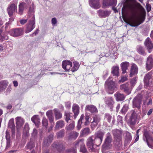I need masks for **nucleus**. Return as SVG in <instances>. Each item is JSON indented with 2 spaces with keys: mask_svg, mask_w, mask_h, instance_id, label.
<instances>
[{
  "mask_svg": "<svg viewBox=\"0 0 153 153\" xmlns=\"http://www.w3.org/2000/svg\"><path fill=\"white\" fill-rule=\"evenodd\" d=\"M35 27V21L34 16H33L32 19L30 20L27 25L26 33H28L32 30Z\"/></svg>",
  "mask_w": 153,
  "mask_h": 153,
  "instance_id": "obj_10",
  "label": "nucleus"
},
{
  "mask_svg": "<svg viewBox=\"0 0 153 153\" xmlns=\"http://www.w3.org/2000/svg\"><path fill=\"white\" fill-rule=\"evenodd\" d=\"M112 141V136L110 132L107 133L106 137L104 141V143L102 145V147L105 149H110L112 147L111 143Z\"/></svg>",
  "mask_w": 153,
  "mask_h": 153,
  "instance_id": "obj_3",
  "label": "nucleus"
},
{
  "mask_svg": "<svg viewBox=\"0 0 153 153\" xmlns=\"http://www.w3.org/2000/svg\"><path fill=\"white\" fill-rule=\"evenodd\" d=\"M65 134V130L62 129L57 133V136L58 138H61L64 136Z\"/></svg>",
  "mask_w": 153,
  "mask_h": 153,
  "instance_id": "obj_47",
  "label": "nucleus"
},
{
  "mask_svg": "<svg viewBox=\"0 0 153 153\" xmlns=\"http://www.w3.org/2000/svg\"><path fill=\"white\" fill-rule=\"evenodd\" d=\"M17 6L14 4H11L7 8L8 13L10 17H11L13 13L17 10Z\"/></svg>",
  "mask_w": 153,
  "mask_h": 153,
  "instance_id": "obj_15",
  "label": "nucleus"
},
{
  "mask_svg": "<svg viewBox=\"0 0 153 153\" xmlns=\"http://www.w3.org/2000/svg\"><path fill=\"white\" fill-rule=\"evenodd\" d=\"M5 48V44H0V51L2 52L4 51Z\"/></svg>",
  "mask_w": 153,
  "mask_h": 153,
  "instance_id": "obj_59",
  "label": "nucleus"
},
{
  "mask_svg": "<svg viewBox=\"0 0 153 153\" xmlns=\"http://www.w3.org/2000/svg\"><path fill=\"white\" fill-rule=\"evenodd\" d=\"M119 67L118 66H114L112 68L111 73L113 76H118L119 74Z\"/></svg>",
  "mask_w": 153,
  "mask_h": 153,
  "instance_id": "obj_38",
  "label": "nucleus"
},
{
  "mask_svg": "<svg viewBox=\"0 0 153 153\" xmlns=\"http://www.w3.org/2000/svg\"><path fill=\"white\" fill-rule=\"evenodd\" d=\"M25 4V3H20L19 6V13L20 14H22L24 8V5Z\"/></svg>",
  "mask_w": 153,
  "mask_h": 153,
  "instance_id": "obj_46",
  "label": "nucleus"
},
{
  "mask_svg": "<svg viewBox=\"0 0 153 153\" xmlns=\"http://www.w3.org/2000/svg\"><path fill=\"white\" fill-rule=\"evenodd\" d=\"M8 39V37L7 36V33L6 32H3L2 30H0V40H7Z\"/></svg>",
  "mask_w": 153,
  "mask_h": 153,
  "instance_id": "obj_35",
  "label": "nucleus"
},
{
  "mask_svg": "<svg viewBox=\"0 0 153 153\" xmlns=\"http://www.w3.org/2000/svg\"><path fill=\"white\" fill-rule=\"evenodd\" d=\"M114 138L122 137L123 130L121 129H114L112 131Z\"/></svg>",
  "mask_w": 153,
  "mask_h": 153,
  "instance_id": "obj_22",
  "label": "nucleus"
},
{
  "mask_svg": "<svg viewBox=\"0 0 153 153\" xmlns=\"http://www.w3.org/2000/svg\"><path fill=\"white\" fill-rule=\"evenodd\" d=\"M72 113L69 112L65 111L64 113V118L65 120V121L68 123L69 120H71V118H72V116H71V114Z\"/></svg>",
  "mask_w": 153,
  "mask_h": 153,
  "instance_id": "obj_39",
  "label": "nucleus"
},
{
  "mask_svg": "<svg viewBox=\"0 0 153 153\" xmlns=\"http://www.w3.org/2000/svg\"><path fill=\"white\" fill-rule=\"evenodd\" d=\"M86 149L84 145H82L81 146L80 151L83 153H85L86 152Z\"/></svg>",
  "mask_w": 153,
  "mask_h": 153,
  "instance_id": "obj_54",
  "label": "nucleus"
},
{
  "mask_svg": "<svg viewBox=\"0 0 153 153\" xmlns=\"http://www.w3.org/2000/svg\"><path fill=\"white\" fill-rule=\"evenodd\" d=\"M117 122L118 123H123V117L120 115H118L117 117Z\"/></svg>",
  "mask_w": 153,
  "mask_h": 153,
  "instance_id": "obj_58",
  "label": "nucleus"
},
{
  "mask_svg": "<svg viewBox=\"0 0 153 153\" xmlns=\"http://www.w3.org/2000/svg\"><path fill=\"white\" fill-rule=\"evenodd\" d=\"M117 3L116 0H103L102 4L105 7L115 6Z\"/></svg>",
  "mask_w": 153,
  "mask_h": 153,
  "instance_id": "obj_19",
  "label": "nucleus"
},
{
  "mask_svg": "<svg viewBox=\"0 0 153 153\" xmlns=\"http://www.w3.org/2000/svg\"><path fill=\"white\" fill-rule=\"evenodd\" d=\"M147 143L149 147L153 149V138Z\"/></svg>",
  "mask_w": 153,
  "mask_h": 153,
  "instance_id": "obj_55",
  "label": "nucleus"
},
{
  "mask_svg": "<svg viewBox=\"0 0 153 153\" xmlns=\"http://www.w3.org/2000/svg\"><path fill=\"white\" fill-rule=\"evenodd\" d=\"M94 140V136L92 135L89 137L87 140L86 145L88 149L90 152H94L96 151Z\"/></svg>",
  "mask_w": 153,
  "mask_h": 153,
  "instance_id": "obj_4",
  "label": "nucleus"
},
{
  "mask_svg": "<svg viewBox=\"0 0 153 153\" xmlns=\"http://www.w3.org/2000/svg\"><path fill=\"white\" fill-rule=\"evenodd\" d=\"M104 133L101 131H98L95 134V137L103 140Z\"/></svg>",
  "mask_w": 153,
  "mask_h": 153,
  "instance_id": "obj_45",
  "label": "nucleus"
},
{
  "mask_svg": "<svg viewBox=\"0 0 153 153\" xmlns=\"http://www.w3.org/2000/svg\"><path fill=\"white\" fill-rule=\"evenodd\" d=\"M120 89L124 92L127 94L128 95L131 93L129 87V84L128 83L123 84L120 85Z\"/></svg>",
  "mask_w": 153,
  "mask_h": 153,
  "instance_id": "obj_21",
  "label": "nucleus"
},
{
  "mask_svg": "<svg viewBox=\"0 0 153 153\" xmlns=\"http://www.w3.org/2000/svg\"><path fill=\"white\" fill-rule=\"evenodd\" d=\"M8 84V82L6 80L0 81V93L4 91Z\"/></svg>",
  "mask_w": 153,
  "mask_h": 153,
  "instance_id": "obj_26",
  "label": "nucleus"
},
{
  "mask_svg": "<svg viewBox=\"0 0 153 153\" xmlns=\"http://www.w3.org/2000/svg\"><path fill=\"white\" fill-rule=\"evenodd\" d=\"M143 99V96L141 94H138L134 99L133 101V107L139 109L140 108V104Z\"/></svg>",
  "mask_w": 153,
  "mask_h": 153,
  "instance_id": "obj_5",
  "label": "nucleus"
},
{
  "mask_svg": "<svg viewBox=\"0 0 153 153\" xmlns=\"http://www.w3.org/2000/svg\"><path fill=\"white\" fill-rule=\"evenodd\" d=\"M65 125L64 121L62 120L57 121L55 125V129L58 130L59 128H61L64 127Z\"/></svg>",
  "mask_w": 153,
  "mask_h": 153,
  "instance_id": "obj_32",
  "label": "nucleus"
},
{
  "mask_svg": "<svg viewBox=\"0 0 153 153\" xmlns=\"http://www.w3.org/2000/svg\"><path fill=\"white\" fill-rule=\"evenodd\" d=\"M74 122L73 120H71V123L69 125H67L65 129L67 131H71L74 129Z\"/></svg>",
  "mask_w": 153,
  "mask_h": 153,
  "instance_id": "obj_41",
  "label": "nucleus"
},
{
  "mask_svg": "<svg viewBox=\"0 0 153 153\" xmlns=\"http://www.w3.org/2000/svg\"><path fill=\"white\" fill-rule=\"evenodd\" d=\"M78 133L76 131H73L69 133L68 138L69 139H76L78 137Z\"/></svg>",
  "mask_w": 153,
  "mask_h": 153,
  "instance_id": "obj_40",
  "label": "nucleus"
},
{
  "mask_svg": "<svg viewBox=\"0 0 153 153\" xmlns=\"http://www.w3.org/2000/svg\"><path fill=\"white\" fill-rule=\"evenodd\" d=\"M46 115L48 117L50 123H53L54 124V117L52 111L51 110L48 111L46 113Z\"/></svg>",
  "mask_w": 153,
  "mask_h": 153,
  "instance_id": "obj_30",
  "label": "nucleus"
},
{
  "mask_svg": "<svg viewBox=\"0 0 153 153\" xmlns=\"http://www.w3.org/2000/svg\"><path fill=\"white\" fill-rule=\"evenodd\" d=\"M129 62H122L120 65L121 69L122 71V73L125 74L126 72V70L129 66Z\"/></svg>",
  "mask_w": 153,
  "mask_h": 153,
  "instance_id": "obj_27",
  "label": "nucleus"
},
{
  "mask_svg": "<svg viewBox=\"0 0 153 153\" xmlns=\"http://www.w3.org/2000/svg\"><path fill=\"white\" fill-rule=\"evenodd\" d=\"M132 139L131 133L128 131H126L125 133V143L128 144L129 143Z\"/></svg>",
  "mask_w": 153,
  "mask_h": 153,
  "instance_id": "obj_33",
  "label": "nucleus"
},
{
  "mask_svg": "<svg viewBox=\"0 0 153 153\" xmlns=\"http://www.w3.org/2000/svg\"><path fill=\"white\" fill-rule=\"evenodd\" d=\"M111 13V11L108 10L100 9L97 11V13L100 18H105L108 16Z\"/></svg>",
  "mask_w": 153,
  "mask_h": 153,
  "instance_id": "obj_9",
  "label": "nucleus"
},
{
  "mask_svg": "<svg viewBox=\"0 0 153 153\" xmlns=\"http://www.w3.org/2000/svg\"><path fill=\"white\" fill-rule=\"evenodd\" d=\"M128 109V107L127 106L124 105L123 107L121 110V112L123 113H125L126 112Z\"/></svg>",
  "mask_w": 153,
  "mask_h": 153,
  "instance_id": "obj_56",
  "label": "nucleus"
},
{
  "mask_svg": "<svg viewBox=\"0 0 153 153\" xmlns=\"http://www.w3.org/2000/svg\"><path fill=\"white\" fill-rule=\"evenodd\" d=\"M144 44L149 52L151 53V50L153 48V44L150 39L149 37L147 38L146 39Z\"/></svg>",
  "mask_w": 153,
  "mask_h": 153,
  "instance_id": "obj_14",
  "label": "nucleus"
},
{
  "mask_svg": "<svg viewBox=\"0 0 153 153\" xmlns=\"http://www.w3.org/2000/svg\"><path fill=\"white\" fill-rule=\"evenodd\" d=\"M137 52L140 55L144 56L146 54L145 49L143 47L140 45L137 46Z\"/></svg>",
  "mask_w": 153,
  "mask_h": 153,
  "instance_id": "obj_34",
  "label": "nucleus"
},
{
  "mask_svg": "<svg viewBox=\"0 0 153 153\" xmlns=\"http://www.w3.org/2000/svg\"><path fill=\"white\" fill-rule=\"evenodd\" d=\"M112 118L111 116L108 113L105 114V119H106L108 122L110 123L111 122Z\"/></svg>",
  "mask_w": 153,
  "mask_h": 153,
  "instance_id": "obj_51",
  "label": "nucleus"
},
{
  "mask_svg": "<svg viewBox=\"0 0 153 153\" xmlns=\"http://www.w3.org/2000/svg\"><path fill=\"white\" fill-rule=\"evenodd\" d=\"M113 144L116 148H119L122 146V137L114 138Z\"/></svg>",
  "mask_w": 153,
  "mask_h": 153,
  "instance_id": "obj_16",
  "label": "nucleus"
},
{
  "mask_svg": "<svg viewBox=\"0 0 153 153\" xmlns=\"http://www.w3.org/2000/svg\"><path fill=\"white\" fill-rule=\"evenodd\" d=\"M51 22L53 25H55L57 23V21L56 18H53L52 19Z\"/></svg>",
  "mask_w": 153,
  "mask_h": 153,
  "instance_id": "obj_62",
  "label": "nucleus"
},
{
  "mask_svg": "<svg viewBox=\"0 0 153 153\" xmlns=\"http://www.w3.org/2000/svg\"><path fill=\"white\" fill-rule=\"evenodd\" d=\"M89 116L88 114L85 115V120L84 122L85 125L87 126L88 125L89 123Z\"/></svg>",
  "mask_w": 153,
  "mask_h": 153,
  "instance_id": "obj_52",
  "label": "nucleus"
},
{
  "mask_svg": "<svg viewBox=\"0 0 153 153\" xmlns=\"http://www.w3.org/2000/svg\"><path fill=\"white\" fill-rule=\"evenodd\" d=\"M83 140H80L79 141H76L75 143V146H76L78 145L79 144L81 145V144H82Z\"/></svg>",
  "mask_w": 153,
  "mask_h": 153,
  "instance_id": "obj_61",
  "label": "nucleus"
},
{
  "mask_svg": "<svg viewBox=\"0 0 153 153\" xmlns=\"http://www.w3.org/2000/svg\"><path fill=\"white\" fill-rule=\"evenodd\" d=\"M127 78L126 76H123L121 78V79L119 80V82H123L127 80Z\"/></svg>",
  "mask_w": 153,
  "mask_h": 153,
  "instance_id": "obj_63",
  "label": "nucleus"
},
{
  "mask_svg": "<svg viewBox=\"0 0 153 153\" xmlns=\"http://www.w3.org/2000/svg\"><path fill=\"white\" fill-rule=\"evenodd\" d=\"M137 118L136 113L133 111L131 113L129 119L128 121V124L130 126L134 125L136 124Z\"/></svg>",
  "mask_w": 153,
  "mask_h": 153,
  "instance_id": "obj_11",
  "label": "nucleus"
},
{
  "mask_svg": "<svg viewBox=\"0 0 153 153\" xmlns=\"http://www.w3.org/2000/svg\"><path fill=\"white\" fill-rule=\"evenodd\" d=\"M153 68V59L151 55H149L147 58L146 63V69L149 71Z\"/></svg>",
  "mask_w": 153,
  "mask_h": 153,
  "instance_id": "obj_7",
  "label": "nucleus"
},
{
  "mask_svg": "<svg viewBox=\"0 0 153 153\" xmlns=\"http://www.w3.org/2000/svg\"><path fill=\"white\" fill-rule=\"evenodd\" d=\"M10 35L13 36H18L23 34V30L20 28L13 29L10 31Z\"/></svg>",
  "mask_w": 153,
  "mask_h": 153,
  "instance_id": "obj_8",
  "label": "nucleus"
},
{
  "mask_svg": "<svg viewBox=\"0 0 153 153\" xmlns=\"http://www.w3.org/2000/svg\"><path fill=\"white\" fill-rule=\"evenodd\" d=\"M85 111L89 112L92 114H95L98 112V109L95 106L92 104L88 105L85 108Z\"/></svg>",
  "mask_w": 153,
  "mask_h": 153,
  "instance_id": "obj_6",
  "label": "nucleus"
},
{
  "mask_svg": "<svg viewBox=\"0 0 153 153\" xmlns=\"http://www.w3.org/2000/svg\"><path fill=\"white\" fill-rule=\"evenodd\" d=\"M53 135L52 134H50L48 136L47 140L46 139L45 141L47 143H50L53 140Z\"/></svg>",
  "mask_w": 153,
  "mask_h": 153,
  "instance_id": "obj_50",
  "label": "nucleus"
},
{
  "mask_svg": "<svg viewBox=\"0 0 153 153\" xmlns=\"http://www.w3.org/2000/svg\"><path fill=\"white\" fill-rule=\"evenodd\" d=\"M105 102L106 105L112 110L114 102V99L112 97L105 98Z\"/></svg>",
  "mask_w": 153,
  "mask_h": 153,
  "instance_id": "obj_18",
  "label": "nucleus"
},
{
  "mask_svg": "<svg viewBox=\"0 0 153 153\" xmlns=\"http://www.w3.org/2000/svg\"><path fill=\"white\" fill-rule=\"evenodd\" d=\"M16 124L17 129L22 127L24 123V120L21 117H17L16 118Z\"/></svg>",
  "mask_w": 153,
  "mask_h": 153,
  "instance_id": "obj_24",
  "label": "nucleus"
},
{
  "mask_svg": "<svg viewBox=\"0 0 153 153\" xmlns=\"http://www.w3.org/2000/svg\"><path fill=\"white\" fill-rule=\"evenodd\" d=\"M151 8V5L149 3H147L146 4V9L148 12L150 11Z\"/></svg>",
  "mask_w": 153,
  "mask_h": 153,
  "instance_id": "obj_60",
  "label": "nucleus"
},
{
  "mask_svg": "<svg viewBox=\"0 0 153 153\" xmlns=\"http://www.w3.org/2000/svg\"><path fill=\"white\" fill-rule=\"evenodd\" d=\"M5 134V138L6 141H10V132L7 131H6Z\"/></svg>",
  "mask_w": 153,
  "mask_h": 153,
  "instance_id": "obj_53",
  "label": "nucleus"
},
{
  "mask_svg": "<svg viewBox=\"0 0 153 153\" xmlns=\"http://www.w3.org/2000/svg\"><path fill=\"white\" fill-rule=\"evenodd\" d=\"M53 148H56L57 150H60L62 149L63 145L62 144L53 143L52 145Z\"/></svg>",
  "mask_w": 153,
  "mask_h": 153,
  "instance_id": "obj_44",
  "label": "nucleus"
},
{
  "mask_svg": "<svg viewBox=\"0 0 153 153\" xmlns=\"http://www.w3.org/2000/svg\"><path fill=\"white\" fill-rule=\"evenodd\" d=\"M31 120L37 127H38L40 124V120L38 116L34 115L32 117Z\"/></svg>",
  "mask_w": 153,
  "mask_h": 153,
  "instance_id": "obj_31",
  "label": "nucleus"
},
{
  "mask_svg": "<svg viewBox=\"0 0 153 153\" xmlns=\"http://www.w3.org/2000/svg\"><path fill=\"white\" fill-rule=\"evenodd\" d=\"M42 124L43 126L47 128L48 125V121L45 118L43 117L42 121Z\"/></svg>",
  "mask_w": 153,
  "mask_h": 153,
  "instance_id": "obj_49",
  "label": "nucleus"
},
{
  "mask_svg": "<svg viewBox=\"0 0 153 153\" xmlns=\"http://www.w3.org/2000/svg\"><path fill=\"white\" fill-rule=\"evenodd\" d=\"M79 106L76 104H74L72 108V111L74 113V118L76 119L79 114Z\"/></svg>",
  "mask_w": 153,
  "mask_h": 153,
  "instance_id": "obj_20",
  "label": "nucleus"
},
{
  "mask_svg": "<svg viewBox=\"0 0 153 153\" xmlns=\"http://www.w3.org/2000/svg\"><path fill=\"white\" fill-rule=\"evenodd\" d=\"M8 127L11 129L12 135H15V126L13 119H11L9 121Z\"/></svg>",
  "mask_w": 153,
  "mask_h": 153,
  "instance_id": "obj_23",
  "label": "nucleus"
},
{
  "mask_svg": "<svg viewBox=\"0 0 153 153\" xmlns=\"http://www.w3.org/2000/svg\"><path fill=\"white\" fill-rule=\"evenodd\" d=\"M73 66L72 67H71V71L72 72H74L77 71L79 67V62L76 61H74L73 62Z\"/></svg>",
  "mask_w": 153,
  "mask_h": 153,
  "instance_id": "obj_42",
  "label": "nucleus"
},
{
  "mask_svg": "<svg viewBox=\"0 0 153 153\" xmlns=\"http://www.w3.org/2000/svg\"><path fill=\"white\" fill-rule=\"evenodd\" d=\"M114 97L117 101H122L125 99L126 96L123 94H121L118 92H116L114 94Z\"/></svg>",
  "mask_w": 153,
  "mask_h": 153,
  "instance_id": "obj_29",
  "label": "nucleus"
},
{
  "mask_svg": "<svg viewBox=\"0 0 153 153\" xmlns=\"http://www.w3.org/2000/svg\"><path fill=\"white\" fill-rule=\"evenodd\" d=\"M93 121L91 122V127H95L100 121V119L97 115H94L93 117Z\"/></svg>",
  "mask_w": 153,
  "mask_h": 153,
  "instance_id": "obj_28",
  "label": "nucleus"
},
{
  "mask_svg": "<svg viewBox=\"0 0 153 153\" xmlns=\"http://www.w3.org/2000/svg\"><path fill=\"white\" fill-rule=\"evenodd\" d=\"M10 146V141H6V145L5 149H7Z\"/></svg>",
  "mask_w": 153,
  "mask_h": 153,
  "instance_id": "obj_64",
  "label": "nucleus"
},
{
  "mask_svg": "<svg viewBox=\"0 0 153 153\" xmlns=\"http://www.w3.org/2000/svg\"><path fill=\"white\" fill-rule=\"evenodd\" d=\"M131 17L127 21L126 17L123 16L124 21L130 26L136 27L142 23L145 20L146 11L140 3L137 5L129 4L127 6Z\"/></svg>",
  "mask_w": 153,
  "mask_h": 153,
  "instance_id": "obj_1",
  "label": "nucleus"
},
{
  "mask_svg": "<svg viewBox=\"0 0 153 153\" xmlns=\"http://www.w3.org/2000/svg\"><path fill=\"white\" fill-rule=\"evenodd\" d=\"M72 62L69 60H66L62 61V68L66 71H69L72 66Z\"/></svg>",
  "mask_w": 153,
  "mask_h": 153,
  "instance_id": "obj_12",
  "label": "nucleus"
},
{
  "mask_svg": "<svg viewBox=\"0 0 153 153\" xmlns=\"http://www.w3.org/2000/svg\"><path fill=\"white\" fill-rule=\"evenodd\" d=\"M138 72V68L137 65L133 63L131 67L130 76L132 77L133 75L137 74Z\"/></svg>",
  "mask_w": 153,
  "mask_h": 153,
  "instance_id": "obj_25",
  "label": "nucleus"
},
{
  "mask_svg": "<svg viewBox=\"0 0 153 153\" xmlns=\"http://www.w3.org/2000/svg\"><path fill=\"white\" fill-rule=\"evenodd\" d=\"M105 88L107 93L112 94L116 87V84L114 82L112 81V77H109L105 81Z\"/></svg>",
  "mask_w": 153,
  "mask_h": 153,
  "instance_id": "obj_2",
  "label": "nucleus"
},
{
  "mask_svg": "<svg viewBox=\"0 0 153 153\" xmlns=\"http://www.w3.org/2000/svg\"><path fill=\"white\" fill-rule=\"evenodd\" d=\"M84 117V115L83 114H82L81 116L80 119L79 120L78 122V124L81 125L82 123V120L83 119Z\"/></svg>",
  "mask_w": 153,
  "mask_h": 153,
  "instance_id": "obj_57",
  "label": "nucleus"
},
{
  "mask_svg": "<svg viewBox=\"0 0 153 153\" xmlns=\"http://www.w3.org/2000/svg\"><path fill=\"white\" fill-rule=\"evenodd\" d=\"M89 3L91 7L95 9H98L100 7L99 0H89Z\"/></svg>",
  "mask_w": 153,
  "mask_h": 153,
  "instance_id": "obj_17",
  "label": "nucleus"
},
{
  "mask_svg": "<svg viewBox=\"0 0 153 153\" xmlns=\"http://www.w3.org/2000/svg\"><path fill=\"white\" fill-rule=\"evenodd\" d=\"M143 135L146 138V143L153 139V138L150 134L149 132L146 130L144 131Z\"/></svg>",
  "mask_w": 153,
  "mask_h": 153,
  "instance_id": "obj_37",
  "label": "nucleus"
},
{
  "mask_svg": "<svg viewBox=\"0 0 153 153\" xmlns=\"http://www.w3.org/2000/svg\"><path fill=\"white\" fill-rule=\"evenodd\" d=\"M94 138H95V140H94V142L96 148L97 146H99L100 145L103 140L101 139L96 137L94 136Z\"/></svg>",
  "mask_w": 153,
  "mask_h": 153,
  "instance_id": "obj_43",
  "label": "nucleus"
},
{
  "mask_svg": "<svg viewBox=\"0 0 153 153\" xmlns=\"http://www.w3.org/2000/svg\"><path fill=\"white\" fill-rule=\"evenodd\" d=\"M90 129L89 128H84L82 130V134L83 135H87L90 133Z\"/></svg>",
  "mask_w": 153,
  "mask_h": 153,
  "instance_id": "obj_48",
  "label": "nucleus"
},
{
  "mask_svg": "<svg viewBox=\"0 0 153 153\" xmlns=\"http://www.w3.org/2000/svg\"><path fill=\"white\" fill-rule=\"evenodd\" d=\"M152 73L149 72L146 74L144 77L143 82L145 86L148 87L149 85L150 81L152 82Z\"/></svg>",
  "mask_w": 153,
  "mask_h": 153,
  "instance_id": "obj_13",
  "label": "nucleus"
},
{
  "mask_svg": "<svg viewBox=\"0 0 153 153\" xmlns=\"http://www.w3.org/2000/svg\"><path fill=\"white\" fill-rule=\"evenodd\" d=\"M54 111L55 118L56 120L60 119L62 118V114L59 110L55 108L54 109Z\"/></svg>",
  "mask_w": 153,
  "mask_h": 153,
  "instance_id": "obj_36",
  "label": "nucleus"
}]
</instances>
